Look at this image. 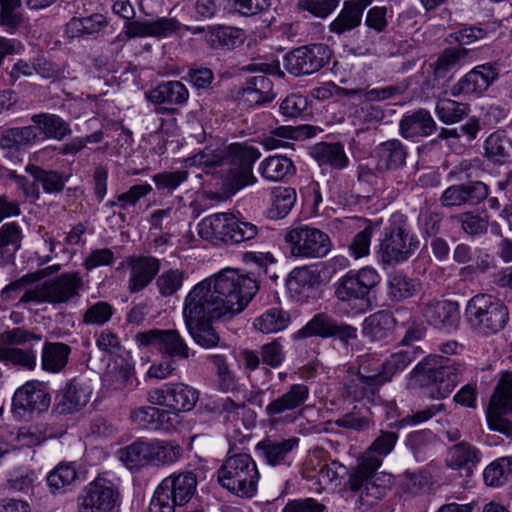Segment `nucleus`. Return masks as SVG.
I'll return each mask as SVG.
<instances>
[{
    "label": "nucleus",
    "mask_w": 512,
    "mask_h": 512,
    "mask_svg": "<svg viewBox=\"0 0 512 512\" xmlns=\"http://www.w3.org/2000/svg\"><path fill=\"white\" fill-rule=\"evenodd\" d=\"M259 290L257 280L235 269H224L200 281L183 302V320L193 341L204 349L227 348L213 322L242 312Z\"/></svg>",
    "instance_id": "obj_1"
},
{
    "label": "nucleus",
    "mask_w": 512,
    "mask_h": 512,
    "mask_svg": "<svg viewBox=\"0 0 512 512\" xmlns=\"http://www.w3.org/2000/svg\"><path fill=\"white\" fill-rule=\"evenodd\" d=\"M398 440V434L381 431L360 463L349 470L348 487L357 495L358 508L367 510L384 498L390 489V476L377 475L382 457L388 455Z\"/></svg>",
    "instance_id": "obj_2"
},
{
    "label": "nucleus",
    "mask_w": 512,
    "mask_h": 512,
    "mask_svg": "<svg viewBox=\"0 0 512 512\" xmlns=\"http://www.w3.org/2000/svg\"><path fill=\"white\" fill-rule=\"evenodd\" d=\"M381 277L372 267L349 270L333 284L337 306L348 315L367 312Z\"/></svg>",
    "instance_id": "obj_3"
},
{
    "label": "nucleus",
    "mask_w": 512,
    "mask_h": 512,
    "mask_svg": "<svg viewBox=\"0 0 512 512\" xmlns=\"http://www.w3.org/2000/svg\"><path fill=\"white\" fill-rule=\"evenodd\" d=\"M466 371L464 362L441 355H429L412 370V378L421 386L430 387L433 399L448 397Z\"/></svg>",
    "instance_id": "obj_4"
},
{
    "label": "nucleus",
    "mask_w": 512,
    "mask_h": 512,
    "mask_svg": "<svg viewBox=\"0 0 512 512\" xmlns=\"http://www.w3.org/2000/svg\"><path fill=\"white\" fill-rule=\"evenodd\" d=\"M419 244L407 217L397 212L391 215L380 234L377 255L383 265H396L412 257Z\"/></svg>",
    "instance_id": "obj_5"
},
{
    "label": "nucleus",
    "mask_w": 512,
    "mask_h": 512,
    "mask_svg": "<svg viewBox=\"0 0 512 512\" xmlns=\"http://www.w3.org/2000/svg\"><path fill=\"white\" fill-rule=\"evenodd\" d=\"M464 317L473 333L489 337L506 327L509 321V309L499 298L491 294L479 293L467 302Z\"/></svg>",
    "instance_id": "obj_6"
},
{
    "label": "nucleus",
    "mask_w": 512,
    "mask_h": 512,
    "mask_svg": "<svg viewBox=\"0 0 512 512\" xmlns=\"http://www.w3.org/2000/svg\"><path fill=\"white\" fill-rule=\"evenodd\" d=\"M197 475L193 471L173 473L156 487L147 512H176L189 503L196 494Z\"/></svg>",
    "instance_id": "obj_7"
},
{
    "label": "nucleus",
    "mask_w": 512,
    "mask_h": 512,
    "mask_svg": "<svg viewBox=\"0 0 512 512\" xmlns=\"http://www.w3.org/2000/svg\"><path fill=\"white\" fill-rule=\"evenodd\" d=\"M259 477L256 463L247 453L229 454L218 470L220 485L239 497H253Z\"/></svg>",
    "instance_id": "obj_8"
},
{
    "label": "nucleus",
    "mask_w": 512,
    "mask_h": 512,
    "mask_svg": "<svg viewBox=\"0 0 512 512\" xmlns=\"http://www.w3.org/2000/svg\"><path fill=\"white\" fill-rule=\"evenodd\" d=\"M260 156L256 147L246 143H234L228 147V163L222 169V185L226 194L233 195L257 182L253 165Z\"/></svg>",
    "instance_id": "obj_9"
},
{
    "label": "nucleus",
    "mask_w": 512,
    "mask_h": 512,
    "mask_svg": "<svg viewBox=\"0 0 512 512\" xmlns=\"http://www.w3.org/2000/svg\"><path fill=\"white\" fill-rule=\"evenodd\" d=\"M42 335L23 327L6 329L0 333V362L33 371L37 366V350L32 342H40Z\"/></svg>",
    "instance_id": "obj_10"
},
{
    "label": "nucleus",
    "mask_w": 512,
    "mask_h": 512,
    "mask_svg": "<svg viewBox=\"0 0 512 512\" xmlns=\"http://www.w3.org/2000/svg\"><path fill=\"white\" fill-rule=\"evenodd\" d=\"M258 227L240 220L231 213H217L205 217L198 224V234L205 240H218L225 244H239L254 239Z\"/></svg>",
    "instance_id": "obj_11"
},
{
    "label": "nucleus",
    "mask_w": 512,
    "mask_h": 512,
    "mask_svg": "<svg viewBox=\"0 0 512 512\" xmlns=\"http://www.w3.org/2000/svg\"><path fill=\"white\" fill-rule=\"evenodd\" d=\"M120 505L119 487L105 477L95 478L77 496L78 512H119Z\"/></svg>",
    "instance_id": "obj_12"
},
{
    "label": "nucleus",
    "mask_w": 512,
    "mask_h": 512,
    "mask_svg": "<svg viewBox=\"0 0 512 512\" xmlns=\"http://www.w3.org/2000/svg\"><path fill=\"white\" fill-rule=\"evenodd\" d=\"M309 396L310 389L306 384H292L283 394L266 405L265 415L273 425L294 423L302 416Z\"/></svg>",
    "instance_id": "obj_13"
},
{
    "label": "nucleus",
    "mask_w": 512,
    "mask_h": 512,
    "mask_svg": "<svg viewBox=\"0 0 512 512\" xmlns=\"http://www.w3.org/2000/svg\"><path fill=\"white\" fill-rule=\"evenodd\" d=\"M290 253L297 258L318 259L325 257L332 248L330 237L322 230L301 225L285 235Z\"/></svg>",
    "instance_id": "obj_14"
},
{
    "label": "nucleus",
    "mask_w": 512,
    "mask_h": 512,
    "mask_svg": "<svg viewBox=\"0 0 512 512\" xmlns=\"http://www.w3.org/2000/svg\"><path fill=\"white\" fill-rule=\"evenodd\" d=\"M512 372H504L491 396L486 419L490 430L512 437Z\"/></svg>",
    "instance_id": "obj_15"
},
{
    "label": "nucleus",
    "mask_w": 512,
    "mask_h": 512,
    "mask_svg": "<svg viewBox=\"0 0 512 512\" xmlns=\"http://www.w3.org/2000/svg\"><path fill=\"white\" fill-rule=\"evenodd\" d=\"M135 341L140 347H154L157 351L173 360H186L195 355L185 339L176 329H150L135 334Z\"/></svg>",
    "instance_id": "obj_16"
},
{
    "label": "nucleus",
    "mask_w": 512,
    "mask_h": 512,
    "mask_svg": "<svg viewBox=\"0 0 512 512\" xmlns=\"http://www.w3.org/2000/svg\"><path fill=\"white\" fill-rule=\"evenodd\" d=\"M199 400L197 389L182 382L164 383L147 392V401L180 413L190 412Z\"/></svg>",
    "instance_id": "obj_17"
},
{
    "label": "nucleus",
    "mask_w": 512,
    "mask_h": 512,
    "mask_svg": "<svg viewBox=\"0 0 512 512\" xmlns=\"http://www.w3.org/2000/svg\"><path fill=\"white\" fill-rule=\"evenodd\" d=\"M331 51L325 44L301 46L284 56L285 69L295 76L310 75L327 65Z\"/></svg>",
    "instance_id": "obj_18"
},
{
    "label": "nucleus",
    "mask_w": 512,
    "mask_h": 512,
    "mask_svg": "<svg viewBox=\"0 0 512 512\" xmlns=\"http://www.w3.org/2000/svg\"><path fill=\"white\" fill-rule=\"evenodd\" d=\"M499 71L495 65L485 63L466 73L453 87V95L482 96L497 80Z\"/></svg>",
    "instance_id": "obj_19"
},
{
    "label": "nucleus",
    "mask_w": 512,
    "mask_h": 512,
    "mask_svg": "<svg viewBox=\"0 0 512 512\" xmlns=\"http://www.w3.org/2000/svg\"><path fill=\"white\" fill-rule=\"evenodd\" d=\"M421 314L428 324L446 331L456 329L460 321L458 303L446 299L423 302Z\"/></svg>",
    "instance_id": "obj_20"
},
{
    "label": "nucleus",
    "mask_w": 512,
    "mask_h": 512,
    "mask_svg": "<svg viewBox=\"0 0 512 512\" xmlns=\"http://www.w3.org/2000/svg\"><path fill=\"white\" fill-rule=\"evenodd\" d=\"M488 195L489 188L485 183L469 181L446 188L440 197V202L443 207L447 208L464 205L476 206Z\"/></svg>",
    "instance_id": "obj_21"
},
{
    "label": "nucleus",
    "mask_w": 512,
    "mask_h": 512,
    "mask_svg": "<svg viewBox=\"0 0 512 512\" xmlns=\"http://www.w3.org/2000/svg\"><path fill=\"white\" fill-rule=\"evenodd\" d=\"M50 402V394L41 382H27L13 396V408L19 414L43 412Z\"/></svg>",
    "instance_id": "obj_22"
},
{
    "label": "nucleus",
    "mask_w": 512,
    "mask_h": 512,
    "mask_svg": "<svg viewBox=\"0 0 512 512\" xmlns=\"http://www.w3.org/2000/svg\"><path fill=\"white\" fill-rule=\"evenodd\" d=\"M126 265L130 269L128 290L138 293L144 290L160 270V260L153 256H129Z\"/></svg>",
    "instance_id": "obj_23"
},
{
    "label": "nucleus",
    "mask_w": 512,
    "mask_h": 512,
    "mask_svg": "<svg viewBox=\"0 0 512 512\" xmlns=\"http://www.w3.org/2000/svg\"><path fill=\"white\" fill-rule=\"evenodd\" d=\"M408 148L399 139H389L379 143L374 149L375 171L395 172L406 165Z\"/></svg>",
    "instance_id": "obj_24"
},
{
    "label": "nucleus",
    "mask_w": 512,
    "mask_h": 512,
    "mask_svg": "<svg viewBox=\"0 0 512 512\" xmlns=\"http://www.w3.org/2000/svg\"><path fill=\"white\" fill-rule=\"evenodd\" d=\"M437 129V124L431 113L423 108L407 112L399 122L400 135L412 142H419L429 137Z\"/></svg>",
    "instance_id": "obj_25"
},
{
    "label": "nucleus",
    "mask_w": 512,
    "mask_h": 512,
    "mask_svg": "<svg viewBox=\"0 0 512 512\" xmlns=\"http://www.w3.org/2000/svg\"><path fill=\"white\" fill-rule=\"evenodd\" d=\"M51 304L68 303L80 296L84 280L78 271L66 272L47 280Z\"/></svg>",
    "instance_id": "obj_26"
},
{
    "label": "nucleus",
    "mask_w": 512,
    "mask_h": 512,
    "mask_svg": "<svg viewBox=\"0 0 512 512\" xmlns=\"http://www.w3.org/2000/svg\"><path fill=\"white\" fill-rule=\"evenodd\" d=\"M299 442L300 439L297 437L279 440L265 438L257 444L256 450L271 466L289 465L290 454L299 446Z\"/></svg>",
    "instance_id": "obj_27"
},
{
    "label": "nucleus",
    "mask_w": 512,
    "mask_h": 512,
    "mask_svg": "<svg viewBox=\"0 0 512 512\" xmlns=\"http://www.w3.org/2000/svg\"><path fill=\"white\" fill-rule=\"evenodd\" d=\"M146 98L155 105L183 106L189 99V91L181 81L170 80L149 90Z\"/></svg>",
    "instance_id": "obj_28"
},
{
    "label": "nucleus",
    "mask_w": 512,
    "mask_h": 512,
    "mask_svg": "<svg viewBox=\"0 0 512 512\" xmlns=\"http://www.w3.org/2000/svg\"><path fill=\"white\" fill-rule=\"evenodd\" d=\"M371 0H346L338 16L330 23L329 31L342 35L357 28L362 21L365 9Z\"/></svg>",
    "instance_id": "obj_29"
},
{
    "label": "nucleus",
    "mask_w": 512,
    "mask_h": 512,
    "mask_svg": "<svg viewBox=\"0 0 512 512\" xmlns=\"http://www.w3.org/2000/svg\"><path fill=\"white\" fill-rule=\"evenodd\" d=\"M92 390L89 385L73 379L58 396L54 410L58 414H70L80 410L90 400Z\"/></svg>",
    "instance_id": "obj_30"
},
{
    "label": "nucleus",
    "mask_w": 512,
    "mask_h": 512,
    "mask_svg": "<svg viewBox=\"0 0 512 512\" xmlns=\"http://www.w3.org/2000/svg\"><path fill=\"white\" fill-rule=\"evenodd\" d=\"M480 460V450L464 441L451 446L446 457V463L450 468L462 470L466 475H470L473 472V469Z\"/></svg>",
    "instance_id": "obj_31"
},
{
    "label": "nucleus",
    "mask_w": 512,
    "mask_h": 512,
    "mask_svg": "<svg viewBox=\"0 0 512 512\" xmlns=\"http://www.w3.org/2000/svg\"><path fill=\"white\" fill-rule=\"evenodd\" d=\"M313 158L320 167H328L333 170H342L349 164L344 146L341 143H318L311 152Z\"/></svg>",
    "instance_id": "obj_32"
},
{
    "label": "nucleus",
    "mask_w": 512,
    "mask_h": 512,
    "mask_svg": "<svg viewBox=\"0 0 512 512\" xmlns=\"http://www.w3.org/2000/svg\"><path fill=\"white\" fill-rule=\"evenodd\" d=\"M71 348L62 342L45 341L41 351V367L49 373H59L67 365Z\"/></svg>",
    "instance_id": "obj_33"
},
{
    "label": "nucleus",
    "mask_w": 512,
    "mask_h": 512,
    "mask_svg": "<svg viewBox=\"0 0 512 512\" xmlns=\"http://www.w3.org/2000/svg\"><path fill=\"white\" fill-rule=\"evenodd\" d=\"M395 323V318L391 312L380 310L364 320L362 333L373 341H380L392 333Z\"/></svg>",
    "instance_id": "obj_34"
},
{
    "label": "nucleus",
    "mask_w": 512,
    "mask_h": 512,
    "mask_svg": "<svg viewBox=\"0 0 512 512\" xmlns=\"http://www.w3.org/2000/svg\"><path fill=\"white\" fill-rule=\"evenodd\" d=\"M31 120L46 138L61 141L72 134L69 123L59 115L40 113L33 115Z\"/></svg>",
    "instance_id": "obj_35"
},
{
    "label": "nucleus",
    "mask_w": 512,
    "mask_h": 512,
    "mask_svg": "<svg viewBox=\"0 0 512 512\" xmlns=\"http://www.w3.org/2000/svg\"><path fill=\"white\" fill-rule=\"evenodd\" d=\"M25 171L34 178L35 183L42 186L47 194L61 193L68 180V177L59 171L46 170L35 164H28Z\"/></svg>",
    "instance_id": "obj_36"
},
{
    "label": "nucleus",
    "mask_w": 512,
    "mask_h": 512,
    "mask_svg": "<svg viewBox=\"0 0 512 512\" xmlns=\"http://www.w3.org/2000/svg\"><path fill=\"white\" fill-rule=\"evenodd\" d=\"M260 174L270 181H283L291 177L296 169L291 159L286 156L274 155L260 163Z\"/></svg>",
    "instance_id": "obj_37"
},
{
    "label": "nucleus",
    "mask_w": 512,
    "mask_h": 512,
    "mask_svg": "<svg viewBox=\"0 0 512 512\" xmlns=\"http://www.w3.org/2000/svg\"><path fill=\"white\" fill-rule=\"evenodd\" d=\"M386 380L381 373L373 374V376L356 375L348 386V393L353 396L355 400H367L368 402L374 401L379 388L384 385Z\"/></svg>",
    "instance_id": "obj_38"
},
{
    "label": "nucleus",
    "mask_w": 512,
    "mask_h": 512,
    "mask_svg": "<svg viewBox=\"0 0 512 512\" xmlns=\"http://www.w3.org/2000/svg\"><path fill=\"white\" fill-rule=\"evenodd\" d=\"M120 459L130 469L151 464V441L137 440L119 451Z\"/></svg>",
    "instance_id": "obj_39"
},
{
    "label": "nucleus",
    "mask_w": 512,
    "mask_h": 512,
    "mask_svg": "<svg viewBox=\"0 0 512 512\" xmlns=\"http://www.w3.org/2000/svg\"><path fill=\"white\" fill-rule=\"evenodd\" d=\"M511 140L505 130H496L484 141V156L495 164H501L509 157Z\"/></svg>",
    "instance_id": "obj_40"
},
{
    "label": "nucleus",
    "mask_w": 512,
    "mask_h": 512,
    "mask_svg": "<svg viewBox=\"0 0 512 512\" xmlns=\"http://www.w3.org/2000/svg\"><path fill=\"white\" fill-rule=\"evenodd\" d=\"M188 273L179 268H169L162 271L156 278L155 285L162 297H172L183 287Z\"/></svg>",
    "instance_id": "obj_41"
},
{
    "label": "nucleus",
    "mask_w": 512,
    "mask_h": 512,
    "mask_svg": "<svg viewBox=\"0 0 512 512\" xmlns=\"http://www.w3.org/2000/svg\"><path fill=\"white\" fill-rule=\"evenodd\" d=\"M290 324V314L282 308L273 307L255 319L254 326L262 333H276Z\"/></svg>",
    "instance_id": "obj_42"
},
{
    "label": "nucleus",
    "mask_w": 512,
    "mask_h": 512,
    "mask_svg": "<svg viewBox=\"0 0 512 512\" xmlns=\"http://www.w3.org/2000/svg\"><path fill=\"white\" fill-rule=\"evenodd\" d=\"M418 288L419 282L408 277L402 271H395L389 275L388 291L394 300L400 301L411 298L416 294Z\"/></svg>",
    "instance_id": "obj_43"
},
{
    "label": "nucleus",
    "mask_w": 512,
    "mask_h": 512,
    "mask_svg": "<svg viewBox=\"0 0 512 512\" xmlns=\"http://www.w3.org/2000/svg\"><path fill=\"white\" fill-rule=\"evenodd\" d=\"M451 220L457 222L462 231L472 237L484 235L489 226V217L486 212H463L451 216Z\"/></svg>",
    "instance_id": "obj_44"
},
{
    "label": "nucleus",
    "mask_w": 512,
    "mask_h": 512,
    "mask_svg": "<svg viewBox=\"0 0 512 512\" xmlns=\"http://www.w3.org/2000/svg\"><path fill=\"white\" fill-rule=\"evenodd\" d=\"M417 356V348L408 346L406 349L400 350L392 354L386 361L382 363L380 371L386 382L392 380L396 373L403 371Z\"/></svg>",
    "instance_id": "obj_45"
},
{
    "label": "nucleus",
    "mask_w": 512,
    "mask_h": 512,
    "mask_svg": "<svg viewBox=\"0 0 512 512\" xmlns=\"http://www.w3.org/2000/svg\"><path fill=\"white\" fill-rule=\"evenodd\" d=\"M417 356V348L408 346L406 349L400 350L392 354L386 361L382 363L380 371L386 382L392 380L396 373L403 371Z\"/></svg>",
    "instance_id": "obj_46"
},
{
    "label": "nucleus",
    "mask_w": 512,
    "mask_h": 512,
    "mask_svg": "<svg viewBox=\"0 0 512 512\" xmlns=\"http://www.w3.org/2000/svg\"><path fill=\"white\" fill-rule=\"evenodd\" d=\"M296 201V191L291 187H277L272 191L269 215L281 219L288 215Z\"/></svg>",
    "instance_id": "obj_47"
},
{
    "label": "nucleus",
    "mask_w": 512,
    "mask_h": 512,
    "mask_svg": "<svg viewBox=\"0 0 512 512\" xmlns=\"http://www.w3.org/2000/svg\"><path fill=\"white\" fill-rule=\"evenodd\" d=\"M228 149L227 150H213L208 147L195 154L192 157H188L185 162L189 166H202L206 173H209L217 167L222 169L228 163Z\"/></svg>",
    "instance_id": "obj_48"
},
{
    "label": "nucleus",
    "mask_w": 512,
    "mask_h": 512,
    "mask_svg": "<svg viewBox=\"0 0 512 512\" xmlns=\"http://www.w3.org/2000/svg\"><path fill=\"white\" fill-rule=\"evenodd\" d=\"M151 464H172L182 456V448L175 441L150 440Z\"/></svg>",
    "instance_id": "obj_49"
},
{
    "label": "nucleus",
    "mask_w": 512,
    "mask_h": 512,
    "mask_svg": "<svg viewBox=\"0 0 512 512\" xmlns=\"http://www.w3.org/2000/svg\"><path fill=\"white\" fill-rule=\"evenodd\" d=\"M24 22L21 0H0V25L9 33Z\"/></svg>",
    "instance_id": "obj_50"
},
{
    "label": "nucleus",
    "mask_w": 512,
    "mask_h": 512,
    "mask_svg": "<svg viewBox=\"0 0 512 512\" xmlns=\"http://www.w3.org/2000/svg\"><path fill=\"white\" fill-rule=\"evenodd\" d=\"M205 39L213 49H230L242 42L240 30L232 27L211 28L206 33Z\"/></svg>",
    "instance_id": "obj_51"
},
{
    "label": "nucleus",
    "mask_w": 512,
    "mask_h": 512,
    "mask_svg": "<svg viewBox=\"0 0 512 512\" xmlns=\"http://www.w3.org/2000/svg\"><path fill=\"white\" fill-rule=\"evenodd\" d=\"M205 39L213 49H230L242 42L240 30L232 27L211 28L206 33Z\"/></svg>",
    "instance_id": "obj_52"
},
{
    "label": "nucleus",
    "mask_w": 512,
    "mask_h": 512,
    "mask_svg": "<svg viewBox=\"0 0 512 512\" xmlns=\"http://www.w3.org/2000/svg\"><path fill=\"white\" fill-rule=\"evenodd\" d=\"M512 473V457H501L491 462L483 471L486 485L491 487L502 486Z\"/></svg>",
    "instance_id": "obj_53"
},
{
    "label": "nucleus",
    "mask_w": 512,
    "mask_h": 512,
    "mask_svg": "<svg viewBox=\"0 0 512 512\" xmlns=\"http://www.w3.org/2000/svg\"><path fill=\"white\" fill-rule=\"evenodd\" d=\"M436 115L444 124L450 125L460 122L468 115L469 107L451 99H439L435 108Z\"/></svg>",
    "instance_id": "obj_54"
},
{
    "label": "nucleus",
    "mask_w": 512,
    "mask_h": 512,
    "mask_svg": "<svg viewBox=\"0 0 512 512\" xmlns=\"http://www.w3.org/2000/svg\"><path fill=\"white\" fill-rule=\"evenodd\" d=\"M334 319L324 313L316 314L303 328L294 333V339L311 336L330 337Z\"/></svg>",
    "instance_id": "obj_55"
},
{
    "label": "nucleus",
    "mask_w": 512,
    "mask_h": 512,
    "mask_svg": "<svg viewBox=\"0 0 512 512\" xmlns=\"http://www.w3.org/2000/svg\"><path fill=\"white\" fill-rule=\"evenodd\" d=\"M152 186L147 183L132 185L127 191L118 194V200L121 202V211L118 217L122 222L126 221V212L134 208L138 202L152 192Z\"/></svg>",
    "instance_id": "obj_56"
},
{
    "label": "nucleus",
    "mask_w": 512,
    "mask_h": 512,
    "mask_svg": "<svg viewBox=\"0 0 512 512\" xmlns=\"http://www.w3.org/2000/svg\"><path fill=\"white\" fill-rule=\"evenodd\" d=\"M23 239L22 229L16 222L5 223L0 227V253L15 254Z\"/></svg>",
    "instance_id": "obj_57"
},
{
    "label": "nucleus",
    "mask_w": 512,
    "mask_h": 512,
    "mask_svg": "<svg viewBox=\"0 0 512 512\" xmlns=\"http://www.w3.org/2000/svg\"><path fill=\"white\" fill-rule=\"evenodd\" d=\"M187 170L163 171L153 175L152 180L158 191L172 194L182 183L188 180Z\"/></svg>",
    "instance_id": "obj_58"
},
{
    "label": "nucleus",
    "mask_w": 512,
    "mask_h": 512,
    "mask_svg": "<svg viewBox=\"0 0 512 512\" xmlns=\"http://www.w3.org/2000/svg\"><path fill=\"white\" fill-rule=\"evenodd\" d=\"M206 360L216 369V375L219 380L221 391L228 392L232 390L235 384L234 374L230 370L227 359L222 354H209Z\"/></svg>",
    "instance_id": "obj_59"
},
{
    "label": "nucleus",
    "mask_w": 512,
    "mask_h": 512,
    "mask_svg": "<svg viewBox=\"0 0 512 512\" xmlns=\"http://www.w3.org/2000/svg\"><path fill=\"white\" fill-rule=\"evenodd\" d=\"M227 8L241 16L252 17L268 11L270 0H226Z\"/></svg>",
    "instance_id": "obj_60"
},
{
    "label": "nucleus",
    "mask_w": 512,
    "mask_h": 512,
    "mask_svg": "<svg viewBox=\"0 0 512 512\" xmlns=\"http://www.w3.org/2000/svg\"><path fill=\"white\" fill-rule=\"evenodd\" d=\"M77 472L70 464H59L47 476V484L52 492H56L75 481Z\"/></svg>",
    "instance_id": "obj_61"
},
{
    "label": "nucleus",
    "mask_w": 512,
    "mask_h": 512,
    "mask_svg": "<svg viewBox=\"0 0 512 512\" xmlns=\"http://www.w3.org/2000/svg\"><path fill=\"white\" fill-rule=\"evenodd\" d=\"M53 432L45 423H37L28 427H22L18 432V440L26 446H37L46 439L51 438Z\"/></svg>",
    "instance_id": "obj_62"
},
{
    "label": "nucleus",
    "mask_w": 512,
    "mask_h": 512,
    "mask_svg": "<svg viewBox=\"0 0 512 512\" xmlns=\"http://www.w3.org/2000/svg\"><path fill=\"white\" fill-rule=\"evenodd\" d=\"M244 408V402H236L231 397L219 398L210 405L211 412L222 417L225 421L237 420L240 416V411Z\"/></svg>",
    "instance_id": "obj_63"
},
{
    "label": "nucleus",
    "mask_w": 512,
    "mask_h": 512,
    "mask_svg": "<svg viewBox=\"0 0 512 512\" xmlns=\"http://www.w3.org/2000/svg\"><path fill=\"white\" fill-rule=\"evenodd\" d=\"M467 55L465 48H451L443 52L434 66L435 77H445L446 73L455 67Z\"/></svg>",
    "instance_id": "obj_64"
}]
</instances>
